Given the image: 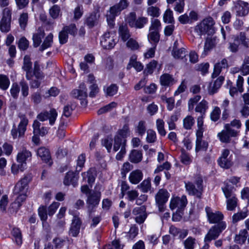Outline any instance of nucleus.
<instances>
[{"mask_svg": "<svg viewBox=\"0 0 249 249\" xmlns=\"http://www.w3.org/2000/svg\"><path fill=\"white\" fill-rule=\"evenodd\" d=\"M142 158V154L141 151L137 150H133L129 155V160L131 162L133 163H138L140 162Z\"/></svg>", "mask_w": 249, "mask_h": 249, "instance_id": "36", "label": "nucleus"}, {"mask_svg": "<svg viewBox=\"0 0 249 249\" xmlns=\"http://www.w3.org/2000/svg\"><path fill=\"white\" fill-rule=\"evenodd\" d=\"M86 156L85 154H82L78 157L77 160V167L76 171L79 172L82 168L84 166L85 162Z\"/></svg>", "mask_w": 249, "mask_h": 249, "instance_id": "60", "label": "nucleus"}, {"mask_svg": "<svg viewBox=\"0 0 249 249\" xmlns=\"http://www.w3.org/2000/svg\"><path fill=\"white\" fill-rule=\"evenodd\" d=\"M217 163L220 167L224 169H229L233 164L232 155L228 149H225L222 151L220 157L217 160Z\"/></svg>", "mask_w": 249, "mask_h": 249, "instance_id": "8", "label": "nucleus"}, {"mask_svg": "<svg viewBox=\"0 0 249 249\" xmlns=\"http://www.w3.org/2000/svg\"><path fill=\"white\" fill-rule=\"evenodd\" d=\"M32 177L31 175L25 176L23 178H21L15 185L13 189V194L14 195L20 194H26L28 188V185Z\"/></svg>", "mask_w": 249, "mask_h": 249, "instance_id": "9", "label": "nucleus"}, {"mask_svg": "<svg viewBox=\"0 0 249 249\" xmlns=\"http://www.w3.org/2000/svg\"><path fill=\"white\" fill-rule=\"evenodd\" d=\"M233 44L236 46L248 47L249 39L246 37L245 33L241 32L239 36L235 37Z\"/></svg>", "mask_w": 249, "mask_h": 249, "instance_id": "27", "label": "nucleus"}, {"mask_svg": "<svg viewBox=\"0 0 249 249\" xmlns=\"http://www.w3.org/2000/svg\"><path fill=\"white\" fill-rule=\"evenodd\" d=\"M239 131L235 129H230L228 125H224V129L218 133L217 136L220 141L224 143H229L231 141V137H236Z\"/></svg>", "mask_w": 249, "mask_h": 249, "instance_id": "10", "label": "nucleus"}, {"mask_svg": "<svg viewBox=\"0 0 249 249\" xmlns=\"http://www.w3.org/2000/svg\"><path fill=\"white\" fill-rule=\"evenodd\" d=\"M129 4L127 0H120L119 3L111 7L109 9L111 12L118 15L122 10L126 9Z\"/></svg>", "mask_w": 249, "mask_h": 249, "instance_id": "26", "label": "nucleus"}, {"mask_svg": "<svg viewBox=\"0 0 249 249\" xmlns=\"http://www.w3.org/2000/svg\"><path fill=\"white\" fill-rule=\"evenodd\" d=\"M63 28L68 34L72 36H75L77 33V29L74 23H71L69 25L65 26Z\"/></svg>", "mask_w": 249, "mask_h": 249, "instance_id": "49", "label": "nucleus"}, {"mask_svg": "<svg viewBox=\"0 0 249 249\" xmlns=\"http://www.w3.org/2000/svg\"><path fill=\"white\" fill-rule=\"evenodd\" d=\"M57 116V113L54 108H52L49 112L44 111L40 113L37 116V118L40 121L43 122L47 120H49V124L53 125L54 124Z\"/></svg>", "mask_w": 249, "mask_h": 249, "instance_id": "12", "label": "nucleus"}, {"mask_svg": "<svg viewBox=\"0 0 249 249\" xmlns=\"http://www.w3.org/2000/svg\"><path fill=\"white\" fill-rule=\"evenodd\" d=\"M209 64L208 63H202L196 66V71H200L202 75H205L208 72Z\"/></svg>", "mask_w": 249, "mask_h": 249, "instance_id": "53", "label": "nucleus"}, {"mask_svg": "<svg viewBox=\"0 0 249 249\" xmlns=\"http://www.w3.org/2000/svg\"><path fill=\"white\" fill-rule=\"evenodd\" d=\"M78 177L73 172H69L67 173L64 179L63 183L65 185H72L75 187L77 185Z\"/></svg>", "mask_w": 249, "mask_h": 249, "instance_id": "28", "label": "nucleus"}, {"mask_svg": "<svg viewBox=\"0 0 249 249\" xmlns=\"http://www.w3.org/2000/svg\"><path fill=\"white\" fill-rule=\"evenodd\" d=\"M37 155L41 158L42 160L49 165H51L52 162L51 161V155L48 149L45 147H40L37 151Z\"/></svg>", "mask_w": 249, "mask_h": 249, "instance_id": "25", "label": "nucleus"}, {"mask_svg": "<svg viewBox=\"0 0 249 249\" xmlns=\"http://www.w3.org/2000/svg\"><path fill=\"white\" fill-rule=\"evenodd\" d=\"M137 187L140 188L143 193H147L150 190L151 188L150 180L147 179L144 180Z\"/></svg>", "mask_w": 249, "mask_h": 249, "instance_id": "46", "label": "nucleus"}, {"mask_svg": "<svg viewBox=\"0 0 249 249\" xmlns=\"http://www.w3.org/2000/svg\"><path fill=\"white\" fill-rule=\"evenodd\" d=\"M180 160L182 163L186 165H188L192 162V160L189 154L185 152L184 150H181Z\"/></svg>", "mask_w": 249, "mask_h": 249, "instance_id": "56", "label": "nucleus"}, {"mask_svg": "<svg viewBox=\"0 0 249 249\" xmlns=\"http://www.w3.org/2000/svg\"><path fill=\"white\" fill-rule=\"evenodd\" d=\"M99 202V198L97 195H91L88 198L87 203L89 205L88 209L89 214H90V210L93 209L94 206L98 205Z\"/></svg>", "mask_w": 249, "mask_h": 249, "instance_id": "38", "label": "nucleus"}, {"mask_svg": "<svg viewBox=\"0 0 249 249\" xmlns=\"http://www.w3.org/2000/svg\"><path fill=\"white\" fill-rule=\"evenodd\" d=\"M147 14L152 17H158L160 15V9L157 6H150L147 8Z\"/></svg>", "mask_w": 249, "mask_h": 249, "instance_id": "44", "label": "nucleus"}, {"mask_svg": "<svg viewBox=\"0 0 249 249\" xmlns=\"http://www.w3.org/2000/svg\"><path fill=\"white\" fill-rule=\"evenodd\" d=\"M156 127L159 133L162 136H165L166 132L164 129V122L160 119L156 121Z\"/></svg>", "mask_w": 249, "mask_h": 249, "instance_id": "47", "label": "nucleus"}, {"mask_svg": "<svg viewBox=\"0 0 249 249\" xmlns=\"http://www.w3.org/2000/svg\"><path fill=\"white\" fill-rule=\"evenodd\" d=\"M18 117L20 118V121L18 125V129H17L15 124H14L11 131L14 139L22 137L24 135L29 122L28 119L25 114L20 113L18 114Z\"/></svg>", "mask_w": 249, "mask_h": 249, "instance_id": "5", "label": "nucleus"}, {"mask_svg": "<svg viewBox=\"0 0 249 249\" xmlns=\"http://www.w3.org/2000/svg\"><path fill=\"white\" fill-rule=\"evenodd\" d=\"M33 75L38 80H43L45 77L43 72L41 71L39 62L36 61L34 62Z\"/></svg>", "mask_w": 249, "mask_h": 249, "instance_id": "39", "label": "nucleus"}, {"mask_svg": "<svg viewBox=\"0 0 249 249\" xmlns=\"http://www.w3.org/2000/svg\"><path fill=\"white\" fill-rule=\"evenodd\" d=\"M143 174L140 170H135L129 175V180L130 182L134 184L139 183L142 179Z\"/></svg>", "mask_w": 249, "mask_h": 249, "instance_id": "31", "label": "nucleus"}, {"mask_svg": "<svg viewBox=\"0 0 249 249\" xmlns=\"http://www.w3.org/2000/svg\"><path fill=\"white\" fill-rule=\"evenodd\" d=\"M218 42V39L216 36H208L206 38L204 47H214Z\"/></svg>", "mask_w": 249, "mask_h": 249, "instance_id": "55", "label": "nucleus"}, {"mask_svg": "<svg viewBox=\"0 0 249 249\" xmlns=\"http://www.w3.org/2000/svg\"><path fill=\"white\" fill-rule=\"evenodd\" d=\"M28 16L27 13H22L19 18V23L21 28L24 30L28 22Z\"/></svg>", "mask_w": 249, "mask_h": 249, "instance_id": "63", "label": "nucleus"}, {"mask_svg": "<svg viewBox=\"0 0 249 249\" xmlns=\"http://www.w3.org/2000/svg\"><path fill=\"white\" fill-rule=\"evenodd\" d=\"M12 234L15 238V242L18 245L22 244L21 233L18 228H14L12 231Z\"/></svg>", "mask_w": 249, "mask_h": 249, "instance_id": "59", "label": "nucleus"}, {"mask_svg": "<svg viewBox=\"0 0 249 249\" xmlns=\"http://www.w3.org/2000/svg\"><path fill=\"white\" fill-rule=\"evenodd\" d=\"M195 123V120L191 116H187L183 120V127L186 129H190Z\"/></svg>", "mask_w": 249, "mask_h": 249, "instance_id": "51", "label": "nucleus"}, {"mask_svg": "<svg viewBox=\"0 0 249 249\" xmlns=\"http://www.w3.org/2000/svg\"><path fill=\"white\" fill-rule=\"evenodd\" d=\"M126 140L123 138L116 136L114 139V144L113 146V150L114 151H118L121 147V149L124 146L125 148V147Z\"/></svg>", "mask_w": 249, "mask_h": 249, "instance_id": "40", "label": "nucleus"}, {"mask_svg": "<svg viewBox=\"0 0 249 249\" xmlns=\"http://www.w3.org/2000/svg\"><path fill=\"white\" fill-rule=\"evenodd\" d=\"M100 18V15L98 12H92L85 18L84 21L85 24L89 28H92L93 27L97 26L99 24Z\"/></svg>", "mask_w": 249, "mask_h": 249, "instance_id": "17", "label": "nucleus"}, {"mask_svg": "<svg viewBox=\"0 0 249 249\" xmlns=\"http://www.w3.org/2000/svg\"><path fill=\"white\" fill-rule=\"evenodd\" d=\"M233 10L237 16L239 17L245 16L249 12V4L243 1H238L235 3Z\"/></svg>", "mask_w": 249, "mask_h": 249, "instance_id": "15", "label": "nucleus"}, {"mask_svg": "<svg viewBox=\"0 0 249 249\" xmlns=\"http://www.w3.org/2000/svg\"><path fill=\"white\" fill-rule=\"evenodd\" d=\"M32 156L31 152L26 149H23L21 152H19L17 155V159L18 163L21 164L20 171H23L25 168L26 163V161L30 159Z\"/></svg>", "mask_w": 249, "mask_h": 249, "instance_id": "18", "label": "nucleus"}, {"mask_svg": "<svg viewBox=\"0 0 249 249\" xmlns=\"http://www.w3.org/2000/svg\"><path fill=\"white\" fill-rule=\"evenodd\" d=\"M207 216L210 223H217L222 222L223 218V214L219 211L213 212L211 209L207 207L205 208Z\"/></svg>", "mask_w": 249, "mask_h": 249, "instance_id": "16", "label": "nucleus"}, {"mask_svg": "<svg viewBox=\"0 0 249 249\" xmlns=\"http://www.w3.org/2000/svg\"><path fill=\"white\" fill-rule=\"evenodd\" d=\"M227 199V209L230 211H233L237 206V198L234 196Z\"/></svg>", "mask_w": 249, "mask_h": 249, "instance_id": "57", "label": "nucleus"}, {"mask_svg": "<svg viewBox=\"0 0 249 249\" xmlns=\"http://www.w3.org/2000/svg\"><path fill=\"white\" fill-rule=\"evenodd\" d=\"M202 183V178L199 176H197L195 179L196 185L190 181L185 182V188L188 194L200 198L203 191Z\"/></svg>", "mask_w": 249, "mask_h": 249, "instance_id": "3", "label": "nucleus"}, {"mask_svg": "<svg viewBox=\"0 0 249 249\" xmlns=\"http://www.w3.org/2000/svg\"><path fill=\"white\" fill-rule=\"evenodd\" d=\"M10 85V81L8 77L5 75H0V88L3 90L8 89Z\"/></svg>", "mask_w": 249, "mask_h": 249, "instance_id": "48", "label": "nucleus"}, {"mask_svg": "<svg viewBox=\"0 0 249 249\" xmlns=\"http://www.w3.org/2000/svg\"><path fill=\"white\" fill-rule=\"evenodd\" d=\"M214 24L215 22L212 18H206L195 26V31L200 36L206 34L213 35L215 31Z\"/></svg>", "mask_w": 249, "mask_h": 249, "instance_id": "1", "label": "nucleus"}, {"mask_svg": "<svg viewBox=\"0 0 249 249\" xmlns=\"http://www.w3.org/2000/svg\"><path fill=\"white\" fill-rule=\"evenodd\" d=\"M117 41V39L111 37L109 33H106L101 37V45L102 47H114Z\"/></svg>", "mask_w": 249, "mask_h": 249, "instance_id": "23", "label": "nucleus"}, {"mask_svg": "<svg viewBox=\"0 0 249 249\" xmlns=\"http://www.w3.org/2000/svg\"><path fill=\"white\" fill-rule=\"evenodd\" d=\"M157 64L158 62L154 60L147 64L143 71V74L144 76H146L149 74H152L154 70L156 68Z\"/></svg>", "mask_w": 249, "mask_h": 249, "instance_id": "42", "label": "nucleus"}, {"mask_svg": "<svg viewBox=\"0 0 249 249\" xmlns=\"http://www.w3.org/2000/svg\"><path fill=\"white\" fill-rule=\"evenodd\" d=\"M226 228V224L225 222H222L212 227L205 237V242H210L212 240L217 238L220 233L225 230Z\"/></svg>", "mask_w": 249, "mask_h": 249, "instance_id": "7", "label": "nucleus"}, {"mask_svg": "<svg viewBox=\"0 0 249 249\" xmlns=\"http://www.w3.org/2000/svg\"><path fill=\"white\" fill-rule=\"evenodd\" d=\"M84 179L88 178V182L89 184L94 182L95 177H96V171L94 168H90L87 172L82 174Z\"/></svg>", "mask_w": 249, "mask_h": 249, "instance_id": "35", "label": "nucleus"}, {"mask_svg": "<svg viewBox=\"0 0 249 249\" xmlns=\"http://www.w3.org/2000/svg\"><path fill=\"white\" fill-rule=\"evenodd\" d=\"M108 13L109 14H107V20L108 26L110 27V28H113L115 25V18L118 15V14H117L115 13H114L113 12H111L110 9L108 11Z\"/></svg>", "mask_w": 249, "mask_h": 249, "instance_id": "54", "label": "nucleus"}, {"mask_svg": "<svg viewBox=\"0 0 249 249\" xmlns=\"http://www.w3.org/2000/svg\"><path fill=\"white\" fill-rule=\"evenodd\" d=\"M157 139L156 132L152 130L148 129L147 131L146 141L148 143H154Z\"/></svg>", "mask_w": 249, "mask_h": 249, "instance_id": "62", "label": "nucleus"}, {"mask_svg": "<svg viewBox=\"0 0 249 249\" xmlns=\"http://www.w3.org/2000/svg\"><path fill=\"white\" fill-rule=\"evenodd\" d=\"M163 20L166 23H172L174 22L173 12L170 9H167L163 15Z\"/></svg>", "mask_w": 249, "mask_h": 249, "instance_id": "61", "label": "nucleus"}, {"mask_svg": "<svg viewBox=\"0 0 249 249\" xmlns=\"http://www.w3.org/2000/svg\"><path fill=\"white\" fill-rule=\"evenodd\" d=\"M187 54L184 48H173L172 55L176 59H183Z\"/></svg>", "mask_w": 249, "mask_h": 249, "instance_id": "37", "label": "nucleus"}, {"mask_svg": "<svg viewBox=\"0 0 249 249\" xmlns=\"http://www.w3.org/2000/svg\"><path fill=\"white\" fill-rule=\"evenodd\" d=\"M146 209V207L144 205L135 207L133 209L132 213L135 216V220L138 224L143 223L146 219L147 216Z\"/></svg>", "mask_w": 249, "mask_h": 249, "instance_id": "13", "label": "nucleus"}, {"mask_svg": "<svg viewBox=\"0 0 249 249\" xmlns=\"http://www.w3.org/2000/svg\"><path fill=\"white\" fill-rule=\"evenodd\" d=\"M228 67V62L226 59H223L221 62L216 63L214 65L213 71L212 75V78H214L218 76L222 69L227 68Z\"/></svg>", "mask_w": 249, "mask_h": 249, "instance_id": "24", "label": "nucleus"}, {"mask_svg": "<svg viewBox=\"0 0 249 249\" xmlns=\"http://www.w3.org/2000/svg\"><path fill=\"white\" fill-rule=\"evenodd\" d=\"M127 24H122L119 28V34L121 39L124 41H126L130 36L129 30L127 27Z\"/></svg>", "mask_w": 249, "mask_h": 249, "instance_id": "33", "label": "nucleus"}, {"mask_svg": "<svg viewBox=\"0 0 249 249\" xmlns=\"http://www.w3.org/2000/svg\"><path fill=\"white\" fill-rule=\"evenodd\" d=\"M18 195V196L15 201L10 205V209H13V211H17L21 206L22 203L26 199L27 197V195L25 194H20Z\"/></svg>", "mask_w": 249, "mask_h": 249, "instance_id": "34", "label": "nucleus"}, {"mask_svg": "<svg viewBox=\"0 0 249 249\" xmlns=\"http://www.w3.org/2000/svg\"><path fill=\"white\" fill-rule=\"evenodd\" d=\"M183 243L186 249H194L196 244V239L190 236L184 241Z\"/></svg>", "mask_w": 249, "mask_h": 249, "instance_id": "58", "label": "nucleus"}, {"mask_svg": "<svg viewBox=\"0 0 249 249\" xmlns=\"http://www.w3.org/2000/svg\"><path fill=\"white\" fill-rule=\"evenodd\" d=\"M45 32L43 27H39L33 35L32 40L34 47H38L42 42V39L45 36Z\"/></svg>", "mask_w": 249, "mask_h": 249, "instance_id": "20", "label": "nucleus"}, {"mask_svg": "<svg viewBox=\"0 0 249 249\" xmlns=\"http://www.w3.org/2000/svg\"><path fill=\"white\" fill-rule=\"evenodd\" d=\"M118 89V87L116 84H111L107 87L106 89H104V91L106 95L112 96L116 94Z\"/></svg>", "mask_w": 249, "mask_h": 249, "instance_id": "50", "label": "nucleus"}, {"mask_svg": "<svg viewBox=\"0 0 249 249\" xmlns=\"http://www.w3.org/2000/svg\"><path fill=\"white\" fill-rule=\"evenodd\" d=\"M79 89H75L72 91V96L79 100H84L87 97V89L86 86L84 83L81 84Z\"/></svg>", "mask_w": 249, "mask_h": 249, "instance_id": "21", "label": "nucleus"}, {"mask_svg": "<svg viewBox=\"0 0 249 249\" xmlns=\"http://www.w3.org/2000/svg\"><path fill=\"white\" fill-rule=\"evenodd\" d=\"M160 81L162 86L165 87H170L175 83L173 76L168 73L162 74L160 77Z\"/></svg>", "mask_w": 249, "mask_h": 249, "instance_id": "32", "label": "nucleus"}, {"mask_svg": "<svg viewBox=\"0 0 249 249\" xmlns=\"http://www.w3.org/2000/svg\"><path fill=\"white\" fill-rule=\"evenodd\" d=\"M170 194L168 191L163 189L159 190L155 196L156 204L158 205L159 211L162 212L164 210V205L169 197Z\"/></svg>", "mask_w": 249, "mask_h": 249, "instance_id": "11", "label": "nucleus"}, {"mask_svg": "<svg viewBox=\"0 0 249 249\" xmlns=\"http://www.w3.org/2000/svg\"><path fill=\"white\" fill-rule=\"evenodd\" d=\"M248 231L246 230H241L238 234H236L234 238V241L238 244H243L247 239Z\"/></svg>", "mask_w": 249, "mask_h": 249, "instance_id": "41", "label": "nucleus"}, {"mask_svg": "<svg viewBox=\"0 0 249 249\" xmlns=\"http://www.w3.org/2000/svg\"><path fill=\"white\" fill-rule=\"evenodd\" d=\"M41 124L37 121L35 120L33 124V133L35 135L43 136L48 133V129L42 126L40 128Z\"/></svg>", "mask_w": 249, "mask_h": 249, "instance_id": "29", "label": "nucleus"}, {"mask_svg": "<svg viewBox=\"0 0 249 249\" xmlns=\"http://www.w3.org/2000/svg\"><path fill=\"white\" fill-rule=\"evenodd\" d=\"M233 186L229 184L228 183H227L226 186L222 188L223 192L227 198L235 196L233 193Z\"/></svg>", "mask_w": 249, "mask_h": 249, "instance_id": "43", "label": "nucleus"}, {"mask_svg": "<svg viewBox=\"0 0 249 249\" xmlns=\"http://www.w3.org/2000/svg\"><path fill=\"white\" fill-rule=\"evenodd\" d=\"M81 223L80 219L77 216L74 215L72 220L69 234L73 237L77 236L79 233Z\"/></svg>", "mask_w": 249, "mask_h": 249, "instance_id": "19", "label": "nucleus"}, {"mask_svg": "<svg viewBox=\"0 0 249 249\" xmlns=\"http://www.w3.org/2000/svg\"><path fill=\"white\" fill-rule=\"evenodd\" d=\"M32 67V63L29 56L25 55L24 57L22 69L26 71V78L28 80H31L33 76L31 71Z\"/></svg>", "mask_w": 249, "mask_h": 249, "instance_id": "22", "label": "nucleus"}, {"mask_svg": "<svg viewBox=\"0 0 249 249\" xmlns=\"http://www.w3.org/2000/svg\"><path fill=\"white\" fill-rule=\"evenodd\" d=\"M201 96L196 95L191 98L188 100V107L189 111H192L194 109V107L196 105L195 110L196 112L200 113L201 115H204L206 110L208 108V103L207 101L203 99L200 102L197 104L198 102L201 99Z\"/></svg>", "mask_w": 249, "mask_h": 249, "instance_id": "2", "label": "nucleus"}, {"mask_svg": "<svg viewBox=\"0 0 249 249\" xmlns=\"http://www.w3.org/2000/svg\"><path fill=\"white\" fill-rule=\"evenodd\" d=\"M125 21L131 28L142 29L148 23V19L143 16L137 18L136 13L132 12L125 17Z\"/></svg>", "mask_w": 249, "mask_h": 249, "instance_id": "4", "label": "nucleus"}, {"mask_svg": "<svg viewBox=\"0 0 249 249\" xmlns=\"http://www.w3.org/2000/svg\"><path fill=\"white\" fill-rule=\"evenodd\" d=\"M187 204V199L185 196H182L181 197L177 196L171 199L170 208L171 210L178 209V210L184 208Z\"/></svg>", "mask_w": 249, "mask_h": 249, "instance_id": "14", "label": "nucleus"}, {"mask_svg": "<svg viewBox=\"0 0 249 249\" xmlns=\"http://www.w3.org/2000/svg\"><path fill=\"white\" fill-rule=\"evenodd\" d=\"M161 28V23L158 19H152L149 27V32H159Z\"/></svg>", "mask_w": 249, "mask_h": 249, "instance_id": "45", "label": "nucleus"}, {"mask_svg": "<svg viewBox=\"0 0 249 249\" xmlns=\"http://www.w3.org/2000/svg\"><path fill=\"white\" fill-rule=\"evenodd\" d=\"M60 12V8L57 5H54L50 9L49 13L52 18H56L58 17Z\"/></svg>", "mask_w": 249, "mask_h": 249, "instance_id": "64", "label": "nucleus"}, {"mask_svg": "<svg viewBox=\"0 0 249 249\" xmlns=\"http://www.w3.org/2000/svg\"><path fill=\"white\" fill-rule=\"evenodd\" d=\"M224 80V77L220 76L215 80L213 84L211 83L208 89L209 93L210 94H213L216 92L217 90L220 88Z\"/></svg>", "mask_w": 249, "mask_h": 249, "instance_id": "30", "label": "nucleus"}, {"mask_svg": "<svg viewBox=\"0 0 249 249\" xmlns=\"http://www.w3.org/2000/svg\"><path fill=\"white\" fill-rule=\"evenodd\" d=\"M11 20L12 10L9 7L5 8L0 20V30L1 32L6 33L10 31Z\"/></svg>", "mask_w": 249, "mask_h": 249, "instance_id": "6", "label": "nucleus"}, {"mask_svg": "<svg viewBox=\"0 0 249 249\" xmlns=\"http://www.w3.org/2000/svg\"><path fill=\"white\" fill-rule=\"evenodd\" d=\"M148 39L152 44L157 43L160 39L159 32H149L148 35Z\"/></svg>", "mask_w": 249, "mask_h": 249, "instance_id": "52", "label": "nucleus"}]
</instances>
